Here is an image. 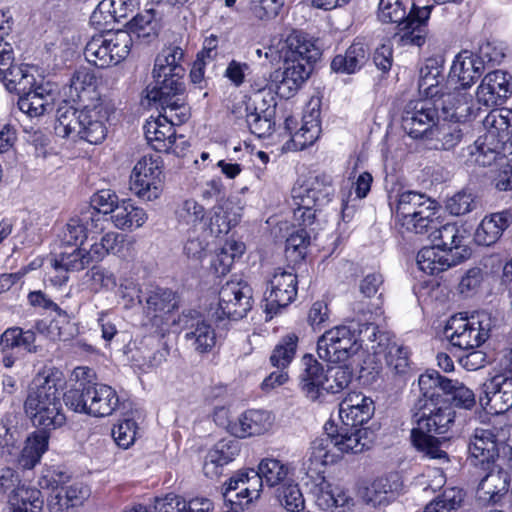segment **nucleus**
<instances>
[{
  "mask_svg": "<svg viewBox=\"0 0 512 512\" xmlns=\"http://www.w3.org/2000/svg\"><path fill=\"white\" fill-rule=\"evenodd\" d=\"M114 111L115 106L109 99L77 106L64 101L56 111L55 134L99 144L107 136V123Z\"/></svg>",
  "mask_w": 512,
  "mask_h": 512,
  "instance_id": "f257e3e1",
  "label": "nucleus"
},
{
  "mask_svg": "<svg viewBox=\"0 0 512 512\" xmlns=\"http://www.w3.org/2000/svg\"><path fill=\"white\" fill-rule=\"evenodd\" d=\"M469 97L464 93H458L442 99L420 98L410 101L403 112L402 126L406 133L413 139L424 142L429 133L442 117L458 121H468L470 110L467 106Z\"/></svg>",
  "mask_w": 512,
  "mask_h": 512,
  "instance_id": "f03ea898",
  "label": "nucleus"
},
{
  "mask_svg": "<svg viewBox=\"0 0 512 512\" xmlns=\"http://www.w3.org/2000/svg\"><path fill=\"white\" fill-rule=\"evenodd\" d=\"M24 412L41 431L55 430L66 422L62 394L57 380L51 375L38 374L29 387Z\"/></svg>",
  "mask_w": 512,
  "mask_h": 512,
  "instance_id": "7ed1b4c3",
  "label": "nucleus"
},
{
  "mask_svg": "<svg viewBox=\"0 0 512 512\" xmlns=\"http://www.w3.org/2000/svg\"><path fill=\"white\" fill-rule=\"evenodd\" d=\"M150 100L159 103L163 114L148 120L144 125V134L148 144L158 152L182 156L188 145L183 136L176 135L174 126L185 122L189 116L183 97Z\"/></svg>",
  "mask_w": 512,
  "mask_h": 512,
  "instance_id": "20e7f679",
  "label": "nucleus"
},
{
  "mask_svg": "<svg viewBox=\"0 0 512 512\" xmlns=\"http://www.w3.org/2000/svg\"><path fill=\"white\" fill-rule=\"evenodd\" d=\"M373 432L369 429H336L325 424V432L311 442L309 460L322 466L335 464L345 454H357L370 448Z\"/></svg>",
  "mask_w": 512,
  "mask_h": 512,
  "instance_id": "39448f33",
  "label": "nucleus"
},
{
  "mask_svg": "<svg viewBox=\"0 0 512 512\" xmlns=\"http://www.w3.org/2000/svg\"><path fill=\"white\" fill-rule=\"evenodd\" d=\"M420 411L423 413L411 430L413 446L428 458L447 460V453L443 449L447 443V437L442 435L450 430L454 422L453 409L441 401Z\"/></svg>",
  "mask_w": 512,
  "mask_h": 512,
  "instance_id": "423d86ee",
  "label": "nucleus"
},
{
  "mask_svg": "<svg viewBox=\"0 0 512 512\" xmlns=\"http://www.w3.org/2000/svg\"><path fill=\"white\" fill-rule=\"evenodd\" d=\"M339 325L325 331L317 341L320 359L331 363L346 362L355 356L368 341L376 342L378 326L374 323Z\"/></svg>",
  "mask_w": 512,
  "mask_h": 512,
  "instance_id": "0eeeda50",
  "label": "nucleus"
},
{
  "mask_svg": "<svg viewBox=\"0 0 512 512\" xmlns=\"http://www.w3.org/2000/svg\"><path fill=\"white\" fill-rule=\"evenodd\" d=\"M486 132L467 147L468 165L489 166L502 160L512 127V110H491L483 121Z\"/></svg>",
  "mask_w": 512,
  "mask_h": 512,
  "instance_id": "6e6552de",
  "label": "nucleus"
},
{
  "mask_svg": "<svg viewBox=\"0 0 512 512\" xmlns=\"http://www.w3.org/2000/svg\"><path fill=\"white\" fill-rule=\"evenodd\" d=\"M334 194L332 177L327 174L310 176L297 182L292 189L295 221L300 226H311L316 213L332 201Z\"/></svg>",
  "mask_w": 512,
  "mask_h": 512,
  "instance_id": "1a4fd4ad",
  "label": "nucleus"
},
{
  "mask_svg": "<svg viewBox=\"0 0 512 512\" xmlns=\"http://www.w3.org/2000/svg\"><path fill=\"white\" fill-rule=\"evenodd\" d=\"M512 426L503 420H495L474 430L470 438L469 459L475 466L490 468L495 464L499 467V458L504 454V447L509 443Z\"/></svg>",
  "mask_w": 512,
  "mask_h": 512,
  "instance_id": "9d476101",
  "label": "nucleus"
},
{
  "mask_svg": "<svg viewBox=\"0 0 512 512\" xmlns=\"http://www.w3.org/2000/svg\"><path fill=\"white\" fill-rule=\"evenodd\" d=\"M184 53L180 47L164 48L155 60L153 76L155 86L147 91L148 99H176L182 97L184 86L181 65Z\"/></svg>",
  "mask_w": 512,
  "mask_h": 512,
  "instance_id": "9b49d317",
  "label": "nucleus"
},
{
  "mask_svg": "<svg viewBox=\"0 0 512 512\" xmlns=\"http://www.w3.org/2000/svg\"><path fill=\"white\" fill-rule=\"evenodd\" d=\"M436 203L426 195L404 191L398 195L395 217L407 231L418 234L429 232L436 222Z\"/></svg>",
  "mask_w": 512,
  "mask_h": 512,
  "instance_id": "f8f14e48",
  "label": "nucleus"
},
{
  "mask_svg": "<svg viewBox=\"0 0 512 512\" xmlns=\"http://www.w3.org/2000/svg\"><path fill=\"white\" fill-rule=\"evenodd\" d=\"M492 326L491 314L478 311L468 317H451L444 328V335L454 347L476 349L489 338Z\"/></svg>",
  "mask_w": 512,
  "mask_h": 512,
  "instance_id": "ddd939ff",
  "label": "nucleus"
},
{
  "mask_svg": "<svg viewBox=\"0 0 512 512\" xmlns=\"http://www.w3.org/2000/svg\"><path fill=\"white\" fill-rule=\"evenodd\" d=\"M131 49V37L124 30L93 36L84 49L85 59L92 65L105 68L123 61Z\"/></svg>",
  "mask_w": 512,
  "mask_h": 512,
  "instance_id": "4468645a",
  "label": "nucleus"
},
{
  "mask_svg": "<svg viewBox=\"0 0 512 512\" xmlns=\"http://www.w3.org/2000/svg\"><path fill=\"white\" fill-rule=\"evenodd\" d=\"M130 190L140 200L152 202L164 190L163 162L159 155H144L135 164L130 175Z\"/></svg>",
  "mask_w": 512,
  "mask_h": 512,
  "instance_id": "2eb2a0df",
  "label": "nucleus"
},
{
  "mask_svg": "<svg viewBox=\"0 0 512 512\" xmlns=\"http://www.w3.org/2000/svg\"><path fill=\"white\" fill-rule=\"evenodd\" d=\"M252 308V289L242 280L226 282L219 291V301L211 308V316L216 321L239 320Z\"/></svg>",
  "mask_w": 512,
  "mask_h": 512,
  "instance_id": "dca6fc26",
  "label": "nucleus"
},
{
  "mask_svg": "<svg viewBox=\"0 0 512 512\" xmlns=\"http://www.w3.org/2000/svg\"><path fill=\"white\" fill-rule=\"evenodd\" d=\"M297 276L290 270L277 268L268 280L264 294V311L272 319L297 296Z\"/></svg>",
  "mask_w": 512,
  "mask_h": 512,
  "instance_id": "f3484780",
  "label": "nucleus"
},
{
  "mask_svg": "<svg viewBox=\"0 0 512 512\" xmlns=\"http://www.w3.org/2000/svg\"><path fill=\"white\" fill-rule=\"evenodd\" d=\"M483 71L481 59L468 50L461 51L456 55L450 69L449 79L453 87V93H448L446 96L453 98L458 93L467 95L469 97L467 106L470 110V117L473 114V97L468 92V89L475 83Z\"/></svg>",
  "mask_w": 512,
  "mask_h": 512,
  "instance_id": "a211bd4d",
  "label": "nucleus"
},
{
  "mask_svg": "<svg viewBox=\"0 0 512 512\" xmlns=\"http://www.w3.org/2000/svg\"><path fill=\"white\" fill-rule=\"evenodd\" d=\"M105 222L95 209L85 208L69 218L59 234L60 241L67 246H82L86 239L104 231Z\"/></svg>",
  "mask_w": 512,
  "mask_h": 512,
  "instance_id": "6ab92c4d",
  "label": "nucleus"
},
{
  "mask_svg": "<svg viewBox=\"0 0 512 512\" xmlns=\"http://www.w3.org/2000/svg\"><path fill=\"white\" fill-rule=\"evenodd\" d=\"M320 105L318 101H311L304 111L302 125L299 130L292 133L296 124L293 117L285 119V129L291 134V140L287 143L288 149L303 150L314 144L321 134Z\"/></svg>",
  "mask_w": 512,
  "mask_h": 512,
  "instance_id": "aec40b11",
  "label": "nucleus"
},
{
  "mask_svg": "<svg viewBox=\"0 0 512 512\" xmlns=\"http://www.w3.org/2000/svg\"><path fill=\"white\" fill-rule=\"evenodd\" d=\"M316 505L330 512H353L355 500L349 491L324 476L318 478L312 489Z\"/></svg>",
  "mask_w": 512,
  "mask_h": 512,
  "instance_id": "412c9836",
  "label": "nucleus"
},
{
  "mask_svg": "<svg viewBox=\"0 0 512 512\" xmlns=\"http://www.w3.org/2000/svg\"><path fill=\"white\" fill-rule=\"evenodd\" d=\"M264 485L265 481L259 475L258 469L239 470L225 483L223 497L231 503H236L232 499V493L236 492L237 504L241 505L243 499L248 504L260 497Z\"/></svg>",
  "mask_w": 512,
  "mask_h": 512,
  "instance_id": "4be33fe9",
  "label": "nucleus"
},
{
  "mask_svg": "<svg viewBox=\"0 0 512 512\" xmlns=\"http://www.w3.org/2000/svg\"><path fill=\"white\" fill-rule=\"evenodd\" d=\"M481 406L493 414H502L512 408V377L495 375L482 386Z\"/></svg>",
  "mask_w": 512,
  "mask_h": 512,
  "instance_id": "5701e85b",
  "label": "nucleus"
},
{
  "mask_svg": "<svg viewBox=\"0 0 512 512\" xmlns=\"http://www.w3.org/2000/svg\"><path fill=\"white\" fill-rule=\"evenodd\" d=\"M512 94V77L503 70L487 73L476 89L477 103L486 107L502 104Z\"/></svg>",
  "mask_w": 512,
  "mask_h": 512,
  "instance_id": "b1692460",
  "label": "nucleus"
},
{
  "mask_svg": "<svg viewBox=\"0 0 512 512\" xmlns=\"http://www.w3.org/2000/svg\"><path fill=\"white\" fill-rule=\"evenodd\" d=\"M373 400L361 392H350L339 404V417L345 427L340 429H364L374 414Z\"/></svg>",
  "mask_w": 512,
  "mask_h": 512,
  "instance_id": "393cba45",
  "label": "nucleus"
},
{
  "mask_svg": "<svg viewBox=\"0 0 512 512\" xmlns=\"http://www.w3.org/2000/svg\"><path fill=\"white\" fill-rule=\"evenodd\" d=\"M438 225L436 216L435 225L429 228V238L434 245L442 250L449 251L453 256H459V262L463 261L469 255V250L464 242L468 237V232L464 225L457 223H446Z\"/></svg>",
  "mask_w": 512,
  "mask_h": 512,
  "instance_id": "a878e982",
  "label": "nucleus"
},
{
  "mask_svg": "<svg viewBox=\"0 0 512 512\" xmlns=\"http://www.w3.org/2000/svg\"><path fill=\"white\" fill-rule=\"evenodd\" d=\"M366 346L376 356L383 355L387 366L395 374L404 375L409 371V349L399 344L388 333L378 329L376 342Z\"/></svg>",
  "mask_w": 512,
  "mask_h": 512,
  "instance_id": "bb28decb",
  "label": "nucleus"
},
{
  "mask_svg": "<svg viewBox=\"0 0 512 512\" xmlns=\"http://www.w3.org/2000/svg\"><path fill=\"white\" fill-rule=\"evenodd\" d=\"M185 339L198 353L210 352L217 343L215 329L210 322L196 312L183 315Z\"/></svg>",
  "mask_w": 512,
  "mask_h": 512,
  "instance_id": "cd10ccee",
  "label": "nucleus"
},
{
  "mask_svg": "<svg viewBox=\"0 0 512 512\" xmlns=\"http://www.w3.org/2000/svg\"><path fill=\"white\" fill-rule=\"evenodd\" d=\"M57 98L56 86L47 83H36L32 89L20 94L19 109L30 118H38L53 110Z\"/></svg>",
  "mask_w": 512,
  "mask_h": 512,
  "instance_id": "c85d7f7f",
  "label": "nucleus"
},
{
  "mask_svg": "<svg viewBox=\"0 0 512 512\" xmlns=\"http://www.w3.org/2000/svg\"><path fill=\"white\" fill-rule=\"evenodd\" d=\"M418 87L424 98L442 99L453 93L450 79H445L443 67L435 59H428L420 69Z\"/></svg>",
  "mask_w": 512,
  "mask_h": 512,
  "instance_id": "c756f323",
  "label": "nucleus"
},
{
  "mask_svg": "<svg viewBox=\"0 0 512 512\" xmlns=\"http://www.w3.org/2000/svg\"><path fill=\"white\" fill-rule=\"evenodd\" d=\"M279 56L284 63L305 62L313 63L319 56L320 51L308 36L294 31L280 43Z\"/></svg>",
  "mask_w": 512,
  "mask_h": 512,
  "instance_id": "7c9ffc66",
  "label": "nucleus"
},
{
  "mask_svg": "<svg viewBox=\"0 0 512 512\" xmlns=\"http://www.w3.org/2000/svg\"><path fill=\"white\" fill-rule=\"evenodd\" d=\"M177 307V297L172 290L161 287H152L148 290L144 313L153 325L157 327L162 326L166 316Z\"/></svg>",
  "mask_w": 512,
  "mask_h": 512,
  "instance_id": "2f4dec72",
  "label": "nucleus"
},
{
  "mask_svg": "<svg viewBox=\"0 0 512 512\" xmlns=\"http://www.w3.org/2000/svg\"><path fill=\"white\" fill-rule=\"evenodd\" d=\"M431 6L418 7L413 4L409 14L400 24V42L403 45L422 46L425 43L427 28L426 22L431 14Z\"/></svg>",
  "mask_w": 512,
  "mask_h": 512,
  "instance_id": "473e14b6",
  "label": "nucleus"
},
{
  "mask_svg": "<svg viewBox=\"0 0 512 512\" xmlns=\"http://www.w3.org/2000/svg\"><path fill=\"white\" fill-rule=\"evenodd\" d=\"M489 472L480 480L477 498L483 503H498L507 495L510 469L491 465Z\"/></svg>",
  "mask_w": 512,
  "mask_h": 512,
  "instance_id": "72a5a7b5",
  "label": "nucleus"
},
{
  "mask_svg": "<svg viewBox=\"0 0 512 512\" xmlns=\"http://www.w3.org/2000/svg\"><path fill=\"white\" fill-rule=\"evenodd\" d=\"M461 122L442 115L429 133V136L424 140L425 145L435 150L453 149L461 142L463 137V132L460 128Z\"/></svg>",
  "mask_w": 512,
  "mask_h": 512,
  "instance_id": "f704fd0d",
  "label": "nucleus"
},
{
  "mask_svg": "<svg viewBox=\"0 0 512 512\" xmlns=\"http://www.w3.org/2000/svg\"><path fill=\"white\" fill-rule=\"evenodd\" d=\"M242 209L240 205L229 199L219 202L212 208L205 227L215 236L227 234L241 221Z\"/></svg>",
  "mask_w": 512,
  "mask_h": 512,
  "instance_id": "c9c22d12",
  "label": "nucleus"
},
{
  "mask_svg": "<svg viewBox=\"0 0 512 512\" xmlns=\"http://www.w3.org/2000/svg\"><path fill=\"white\" fill-rule=\"evenodd\" d=\"M89 497L88 489L81 483L61 486L47 500L49 512H77Z\"/></svg>",
  "mask_w": 512,
  "mask_h": 512,
  "instance_id": "e433bc0d",
  "label": "nucleus"
},
{
  "mask_svg": "<svg viewBox=\"0 0 512 512\" xmlns=\"http://www.w3.org/2000/svg\"><path fill=\"white\" fill-rule=\"evenodd\" d=\"M274 422L271 413L264 410L251 409L239 416L231 426V434L238 438L259 436L268 432Z\"/></svg>",
  "mask_w": 512,
  "mask_h": 512,
  "instance_id": "4c0bfd02",
  "label": "nucleus"
},
{
  "mask_svg": "<svg viewBox=\"0 0 512 512\" xmlns=\"http://www.w3.org/2000/svg\"><path fill=\"white\" fill-rule=\"evenodd\" d=\"M35 338V333L31 330L23 331L18 327L7 329L0 338V353L4 355L2 359L3 365L7 368H11L14 365L16 356L13 350L15 349L35 352Z\"/></svg>",
  "mask_w": 512,
  "mask_h": 512,
  "instance_id": "58836bf2",
  "label": "nucleus"
},
{
  "mask_svg": "<svg viewBox=\"0 0 512 512\" xmlns=\"http://www.w3.org/2000/svg\"><path fill=\"white\" fill-rule=\"evenodd\" d=\"M240 453V443L235 439H223L211 448L204 460L203 471L207 477L214 478L221 474L223 466L229 464Z\"/></svg>",
  "mask_w": 512,
  "mask_h": 512,
  "instance_id": "ea45409f",
  "label": "nucleus"
},
{
  "mask_svg": "<svg viewBox=\"0 0 512 512\" xmlns=\"http://www.w3.org/2000/svg\"><path fill=\"white\" fill-rule=\"evenodd\" d=\"M86 397L89 400L88 415L93 417L110 416L119 405L116 390L106 384L89 385Z\"/></svg>",
  "mask_w": 512,
  "mask_h": 512,
  "instance_id": "a19ab883",
  "label": "nucleus"
},
{
  "mask_svg": "<svg viewBox=\"0 0 512 512\" xmlns=\"http://www.w3.org/2000/svg\"><path fill=\"white\" fill-rule=\"evenodd\" d=\"M43 504L39 489L22 484L10 491L3 512H42Z\"/></svg>",
  "mask_w": 512,
  "mask_h": 512,
  "instance_id": "79ce46f5",
  "label": "nucleus"
},
{
  "mask_svg": "<svg viewBox=\"0 0 512 512\" xmlns=\"http://www.w3.org/2000/svg\"><path fill=\"white\" fill-rule=\"evenodd\" d=\"M459 263V256H453L434 244L422 248L417 254L419 269L429 275L438 274Z\"/></svg>",
  "mask_w": 512,
  "mask_h": 512,
  "instance_id": "37998d69",
  "label": "nucleus"
},
{
  "mask_svg": "<svg viewBox=\"0 0 512 512\" xmlns=\"http://www.w3.org/2000/svg\"><path fill=\"white\" fill-rule=\"evenodd\" d=\"M148 213L131 199H121L119 206L110 216L113 226L122 231H134L144 226Z\"/></svg>",
  "mask_w": 512,
  "mask_h": 512,
  "instance_id": "c03bdc74",
  "label": "nucleus"
},
{
  "mask_svg": "<svg viewBox=\"0 0 512 512\" xmlns=\"http://www.w3.org/2000/svg\"><path fill=\"white\" fill-rule=\"evenodd\" d=\"M303 370L300 374L302 391L311 400H316L324 391L326 371L311 355L302 358Z\"/></svg>",
  "mask_w": 512,
  "mask_h": 512,
  "instance_id": "a18cd8bd",
  "label": "nucleus"
},
{
  "mask_svg": "<svg viewBox=\"0 0 512 512\" xmlns=\"http://www.w3.org/2000/svg\"><path fill=\"white\" fill-rule=\"evenodd\" d=\"M68 94L76 105L106 99L96 90L95 76L87 69H79L73 74Z\"/></svg>",
  "mask_w": 512,
  "mask_h": 512,
  "instance_id": "49530a36",
  "label": "nucleus"
},
{
  "mask_svg": "<svg viewBox=\"0 0 512 512\" xmlns=\"http://www.w3.org/2000/svg\"><path fill=\"white\" fill-rule=\"evenodd\" d=\"M311 73V63L292 62L284 63L281 80L277 85V94L283 98H290L308 79Z\"/></svg>",
  "mask_w": 512,
  "mask_h": 512,
  "instance_id": "de8ad7c7",
  "label": "nucleus"
},
{
  "mask_svg": "<svg viewBox=\"0 0 512 512\" xmlns=\"http://www.w3.org/2000/svg\"><path fill=\"white\" fill-rule=\"evenodd\" d=\"M444 381H448L436 371H427L418 379L420 397L415 404L417 410L429 408V405L439 404L444 394Z\"/></svg>",
  "mask_w": 512,
  "mask_h": 512,
  "instance_id": "09e8293b",
  "label": "nucleus"
},
{
  "mask_svg": "<svg viewBox=\"0 0 512 512\" xmlns=\"http://www.w3.org/2000/svg\"><path fill=\"white\" fill-rule=\"evenodd\" d=\"M274 107L263 109L257 105V97L245 104V121L250 132L259 138L269 136L274 127Z\"/></svg>",
  "mask_w": 512,
  "mask_h": 512,
  "instance_id": "8fccbe9b",
  "label": "nucleus"
},
{
  "mask_svg": "<svg viewBox=\"0 0 512 512\" xmlns=\"http://www.w3.org/2000/svg\"><path fill=\"white\" fill-rule=\"evenodd\" d=\"M509 223V215L504 211L485 216L475 231V241L484 246L496 243Z\"/></svg>",
  "mask_w": 512,
  "mask_h": 512,
  "instance_id": "3c124183",
  "label": "nucleus"
},
{
  "mask_svg": "<svg viewBox=\"0 0 512 512\" xmlns=\"http://www.w3.org/2000/svg\"><path fill=\"white\" fill-rule=\"evenodd\" d=\"M49 434L46 431H34L24 442V446L17 458L19 466L23 469L34 468L48 450Z\"/></svg>",
  "mask_w": 512,
  "mask_h": 512,
  "instance_id": "603ef678",
  "label": "nucleus"
},
{
  "mask_svg": "<svg viewBox=\"0 0 512 512\" xmlns=\"http://www.w3.org/2000/svg\"><path fill=\"white\" fill-rule=\"evenodd\" d=\"M137 6V0H102L91 15L94 24L110 23L125 18Z\"/></svg>",
  "mask_w": 512,
  "mask_h": 512,
  "instance_id": "864d4df0",
  "label": "nucleus"
},
{
  "mask_svg": "<svg viewBox=\"0 0 512 512\" xmlns=\"http://www.w3.org/2000/svg\"><path fill=\"white\" fill-rule=\"evenodd\" d=\"M368 60V49L362 42H354L344 54L336 55L331 69L337 73L352 74L361 69Z\"/></svg>",
  "mask_w": 512,
  "mask_h": 512,
  "instance_id": "5fc2aeb1",
  "label": "nucleus"
},
{
  "mask_svg": "<svg viewBox=\"0 0 512 512\" xmlns=\"http://www.w3.org/2000/svg\"><path fill=\"white\" fill-rule=\"evenodd\" d=\"M134 243V240L128 239L120 233L109 231L101 237L99 242L91 244L90 249L96 262H100L109 253L122 257L126 256L124 249L133 248Z\"/></svg>",
  "mask_w": 512,
  "mask_h": 512,
  "instance_id": "6e6d98bb",
  "label": "nucleus"
},
{
  "mask_svg": "<svg viewBox=\"0 0 512 512\" xmlns=\"http://www.w3.org/2000/svg\"><path fill=\"white\" fill-rule=\"evenodd\" d=\"M257 469L268 488H278L291 480L289 476L292 474V471L289 465L276 458H263L259 462Z\"/></svg>",
  "mask_w": 512,
  "mask_h": 512,
  "instance_id": "4d7b16f0",
  "label": "nucleus"
},
{
  "mask_svg": "<svg viewBox=\"0 0 512 512\" xmlns=\"http://www.w3.org/2000/svg\"><path fill=\"white\" fill-rule=\"evenodd\" d=\"M93 262H96V260L92 255L91 249L78 246L71 252H62L53 258L50 264L56 271H80Z\"/></svg>",
  "mask_w": 512,
  "mask_h": 512,
  "instance_id": "13d9d810",
  "label": "nucleus"
},
{
  "mask_svg": "<svg viewBox=\"0 0 512 512\" xmlns=\"http://www.w3.org/2000/svg\"><path fill=\"white\" fill-rule=\"evenodd\" d=\"M175 216L178 224L188 230H196L200 225L205 227L207 223L206 209L195 199L182 201L175 211Z\"/></svg>",
  "mask_w": 512,
  "mask_h": 512,
  "instance_id": "bf43d9fd",
  "label": "nucleus"
},
{
  "mask_svg": "<svg viewBox=\"0 0 512 512\" xmlns=\"http://www.w3.org/2000/svg\"><path fill=\"white\" fill-rule=\"evenodd\" d=\"M34 72L36 70L33 67L29 66H17L12 65L5 76V79H0V81L4 84L6 89L10 92H15L17 94H22L23 92H27L28 89H32L36 83V77Z\"/></svg>",
  "mask_w": 512,
  "mask_h": 512,
  "instance_id": "052dcab7",
  "label": "nucleus"
},
{
  "mask_svg": "<svg viewBox=\"0 0 512 512\" xmlns=\"http://www.w3.org/2000/svg\"><path fill=\"white\" fill-rule=\"evenodd\" d=\"M158 21L155 17L154 10L148 9L137 14L127 25L125 31L131 37L139 40H147L154 38L158 33Z\"/></svg>",
  "mask_w": 512,
  "mask_h": 512,
  "instance_id": "680f3d73",
  "label": "nucleus"
},
{
  "mask_svg": "<svg viewBox=\"0 0 512 512\" xmlns=\"http://www.w3.org/2000/svg\"><path fill=\"white\" fill-rule=\"evenodd\" d=\"M275 500L287 512H302L305 509V498L300 486L294 480L276 488Z\"/></svg>",
  "mask_w": 512,
  "mask_h": 512,
  "instance_id": "e2e57ef3",
  "label": "nucleus"
},
{
  "mask_svg": "<svg viewBox=\"0 0 512 512\" xmlns=\"http://www.w3.org/2000/svg\"><path fill=\"white\" fill-rule=\"evenodd\" d=\"M246 246L242 241L230 238L225 241L214 260V267L217 273L225 275L228 273L236 259H239L245 252Z\"/></svg>",
  "mask_w": 512,
  "mask_h": 512,
  "instance_id": "0e129e2a",
  "label": "nucleus"
},
{
  "mask_svg": "<svg viewBox=\"0 0 512 512\" xmlns=\"http://www.w3.org/2000/svg\"><path fill=\"white\" fill-rule=\"evenodd\" d=\"M298 337L295 334H288L275 346L270 356L272 366L284 370L289 366L295 357Z\"/></svg>",
  "mask_w": 512,
  "mask_h": 512,
  "instance_id": "69168bd1",
  "label": "nucleus"
},
{
  "mask_svg": "<svg viewBox=\"0 0 512 512\" xmlns=\"http://www.w3.org/2000/svg\"><path fill=\"white\" fill-rule=\"evenodd\" d=\"M444 394L448 396L447 399H442L446 404L447 401H451L455 406L464 409H471L475 405L473 391L458 381H444Z\"/></svg>",
  "mask_w": 512,
  "mask_h": 512,
  "instance_id": "338daca9",
  "label": "nucleus"
},
{
  "mask_svg": "<svg viewBox=\"0 0 512 512\" xmlns=\"http://www.w3.org/2000/svg\"><path fill=\"white\" fill-rule=\"evenodd\" d=\"M390 492H392L391 483L387 478L380 477L362 488L360 496L367 504L377 506L388 502V494Z\"/></svg>",
  "mask_w": 512,
  "mask_h": 512,
  "instance_id": "774afa93",
  "label": "nucleus"
}]
</instances>
